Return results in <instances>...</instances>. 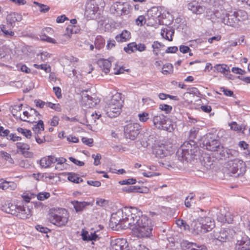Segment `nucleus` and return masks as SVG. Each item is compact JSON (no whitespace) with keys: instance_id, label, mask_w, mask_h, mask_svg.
<instances>
[{"instance_id":"20e7f679","label":"nucleus","mask_w":250,"mask_h":250,"mask_svg":"<svg viewBox=\"0 0 250 250\" xmlns=\"http://www.w3.org/2000/svg\"><path fill=\"white\" fill-rule=\"evenodd\" d=\"M68 217V213L66 209L59 208L50 212L49 219L52 224L61 227L66 225Z\"/></svg>"},{"instance_id":"9b49d317","label":"nucleus","mask_w":250,"mask_h":250,"mask_svg":"<svg viewBox=\"0 0 250 250\" xmlns=\"http://www.w3.org/2000/svg\"><path fill=\"white\" fill-rule=\"evenodd\" d=\"M127 248L128 243L125 239H115L111 241V250H128Z\"/></svg>"},{"instance_id":"39448f33","label":"nucleus","mask_w":250,"mask_h":250,"mask_svg":"<svg viewBox=\"0 0 250 250\" xmlns=\"http://www.w3.org/2000/svg\"><path fill=\"white\" fill-rule=\"evenodd\" d=\"M126 209H131V207L125 208L123 210H118L116 213L112 214L110 219L111 223L115 224L116 226L124 225V227H129V221L127 218L130 217L125 213Z\"/></svg>"},{"instance_id":"9d476101","label":"nucleus","mask_w":250,"mask_h":250,"mask_svg":"<svg viewBox=\"0 0 250 250\" xmlns=\"http://www.w3.org/2000/svg\"><path fill=\"white\" fill-rule=\"evenodd\" d=\"M167 147L168 146L164 144H156L152 147V153L157 158H163L169 154Z\"/></svg>"},{"instance_id":"a878e982","label":"nucleus","mask_w":250,"mask_h":250,"mask_svg":"<svg viewBox=\"0 0 250 250\" xmlns=\"http://www.w3.org/2000/svg\"><path fill=\"white\" fill-rule=\"evenodd\" d=\"M17 184L14 182L4 181L0 184V188L3 190H13L17 188Z\"/></svg>"},{"instance_id":"58836bf2","label":"nucleus","mask_w":250,"mask_h":250,"mask_svg":"<svg viewBox=\"0 0 250 250\" xmlns=\"http://www.w3.org/2000/svg\"><path fill=\"white\" fill-rule=\"evenodd\" d=\"M228 236L229 233L228 231L225 229H222L220 231L217 239L221 242H226L229 239Z\"/></svg>"},{"instance_id":"09e8293b","label":"nucleus","mask_w":250,"mask_h":250,"mask_svg":"<svg viewBox=\"0 0 250 250\" xmlns=\"http://www.w3.org/2000/svg\"><path fill=\"white\" fill-rule=\"evenodd\" d=\"M176 224L181 229H183L184 230H189V226L183 219H178L176 221Z\"/></svg>"},{"instance_id":"72a5a7b5","label":"nucleus","mask_w":250,"mask_h":250,"mask_svg":"<svg viewBox=\"0 0 250 250\" xmlns=\"http://www.w3.org/2000/svg\"><path fill=\"white\" fill-rule=\"evenodd\" d=\"M174 129V124L172 122L167 118L163 125V128L161 130H166L168 132H171Z\"/></svg>"},{"instance_id":"69168bd1","label":"nucleus","mask_w":250,"mask_h":250,"mask_svg":"<svg viewBox=\"0 0 250 250\" xmlns=\"http://www.w3.org/2000/svg\"><path fill=\"white\" fill-rule=\"evenodd\" d=\"M229 126L231 129L234 131H240L242 129L241 127L235 122L231 123Z\"/></svg>"},{"instance_id":"603ef678","label":"nucleus","mask_w":250,"mask_h":250,"mask_svg":"<svg viewBox=\"0 0 250 250\" xmlns=\"http://www.w3.org/2000/svg\"><path fill=\"white\" fill-rule=\"evenodd\" d=\"M139 120L142 122H146L149 119V114L148 113L144 112L138 114Z\"/></svg>"},{"instance_id":"f3484780","label":"nucleus","mask_w":250,"mask_h":250,"mask_svg":"<svg viewBox=\"0 0 250 250\" xmlns=\"http://www.w3.org/2000/svg\"><path fill=\"white\" fill-rule=\"evenodd\" d=\"M219 154L225 158L231 159L238 155V152L234 149H229L222 146V149H221Z\"/></svg>"},{"instance_id":"a19ab883","label":"nucleus","mask_w":250,"mask_h":250,"mask_svg":"<svg viewBox=\"0 0 250 250\" xmlns=\"http://www.w3.org/2000/svg\"><path fill=\"white\" fill-rule=\"evenodd\" d=\"M18 149L20 150L21 152L23 154L26 150L30 149V146L26 143L18 142L16 144Z\"/></svg>"},{"instance_id":"473e14b6","label":"nucleus","mask_w":250,"mask_h":250,"mask_svg":"<svg viewBox=\"0 0 250 250\" xmlns=\"http://www.w3.org/2000/svg\"><path fill=\"white\" fill-rule=\"evenodd\" d=\"M192 150L188 148H184V146H181L178 149L177 154L179 156H181L183 159H188V156L191 154Z\"/></svg>"},{"instance_id":"052dcab7","label":"nucleus","mask_w":250,"mask_h":250,"mask_svg":"<svg viewBox=\"0 0 250 250\" xmlns=\"http://www.w3.org/2000/svg\"><path fill=\"white\" fill-rule=\"evenodd\" d=\"M159 108L161 110L165 111L166 113H170L172 109V106L166 104H160L159 105Z\"/></svg>"},{"instance_id":"412c9836","label":"nucleus","mask_w":250,"mask_h":250,"mask_svg":"<svg viewBox=\"0 0 250 250\" xmlns=\"http://www.w3.org/2000/svg\"><path fill=\"white\" fill-rule=\"evenodd\" d=\"M1 210L9 214L16 215L17 205L9 202H5L1 207Z\"/></svg>"},{"instance_id":"bb28decb","label":"nucleus","mask_w":250,"mask_h":250,"mask_svg":"<svg viewBox=\"0 0 250 250\" xmlns=\"http://www.w3.org/2000/svg\"><path fill=\"white\" fill-rule=\"evenodd\" d=\"M130 38V33L128 31L125 30L121 34L115 37L116 40L118 42H125Z\"/></svg>"},{"instance_id":"13d9d810","label":"nucleus","mask_w":250,"mask_h":250,"mask_svg":"<svg viewBox=\"0 0 250 250\" xmlns=\"http://www.w3.org/2000/svg\"><path fill=\"white\" fill-rule=\"evenodd\" d=\"M114 9L117 12L122 11L124 10L123 3L121 2H116L112 5Z\"/></svg>"},{"instance_id":"4d7b16f0","label":"nucleus","mask_w":250,"mask_h":250,"mask_svg":"<svg viewBox=\"0 0 250 250\" xmlns=\"http://www.w3.org/2000/svg\"><path fill=\"white\" fill-rule=\"evenodd\" d=\"M59 121V117L57 116H54L51 119H50V120L48 121V123L51 126H56L57 125H58Z\"/></svg>"},{"instance_id":"37998d69","label":"nucleus","mask_w":250,"mask_h":250,"mask_svg":"<svg viewBox=\"0 0 250 250\" xmlns=\"http://www.w3.org/2000/svg\"><path fill=\"white\" fill-rule=\"evenodd\" d=\"M140 187L137 186H129L128 187H124L122 188V190L127 193H134L140 192L139 189Z\"/></svg>"},{"instance_id":"a18cd8bd","label":"nucleus","mask_w":250,"mask_h":250,"mask_svg":"<svg viewBox=\"0 0 250 250\" xmlns=\"http://www.w3.org/2000/svg\"><path fill=\"white\" fill-rule=\"evenodd\" d=\"M173 72V66L170 63H166L163 65L162 73L165 75L172 73Z\"/></svg>"},{"instance_id":"bf43d9fd","label":"nucleus","mask_w":250,"mask_h":250,"mask_svg":"<svg viewBox=\"0 0 250 250\" xmlns=\"http://www.w3.org/2000/svg\"><path fill=\"white\" fill-rule=\"evenodd\" d=\"M49 192H40L37 195V199L40 201H43L50 197Z\"/></svg>"},{"instance_id":"4468645a","label":"nucleus","mask_w":250,"mask_h":250,"mask_svg":"<svg viewBox=\"0 0 250 250\" xmlns=\"http://www.w3.org/2000/svg\"><path fill=\"white\" fill-rule=\"evenodd\" d=\"M235 250H250V238L247 236H244L241 240H238Z\"/></svg>"},{"instance_id":"dca6fc26","label":"nucleus","mask_w":250,"mask_h":250,"mask_svg":"<svg viewBox=\"0 0 250 250\" xmlns=\"http://www.w3.org/2000/svg\"><path fill=\"white\" fill-rule=\"evenodd\" d=\"M200 222L202 223L206 232L211 230L214 227V221L209 217H200Z\"/></svg>"},{"instance_id":"5fc2aeb1","label":"nucleus","mask_w":250,"mask_h":250,"mask_svg":"<svg viewBox=\"0 0 250 250\" xmlns=\"http://www.w3.org/2000/svg\"><path fill=\"white\" fill-rule=\"evenodd\" d=\"M46 107H50V108L54 109L57 111H60L61 110V106L59 104H56L51 102H47Z\"/></svg>"},{"instance_id":"c756f323","label":"nucleus","mask_w":250,"mask_h":250,"mask_svg":"<svg viewBox=\"0 0 250 250\" xmlns=\"http://www.w3.org/2000/svg\"><path fill=\"white\" fill-rule=\"evenodd\" d=\"M94 1L93 0L86 3L85 8L86 13L89 15H95L97 12L98 7L94 6Z\"/></svg>"},{"instance_id":"c85d7f7f","label":"nucleus","mask_w":250,"mask_h":250,"mask_svg":"<svg viewBox=\"0 0 250 250\" xmlns=\"http://www.w3.org/2000/svg\"><path fill=\"white\" fill-rule=\"evenodd\" d=\"M84 98H86L89 107H91L96 105L99 102L100 100L96 97H93L87 94L83 93Z\"/></svg>"},{"instance_id":"a211bd4d","label":"nucleus","mask_w":250,"mask_h":250,"mask_svg":"<svg viewBox=\"0 0 250 250\" xmlns=\"http://www.w3.org/2000/svg\"><path fill=\"white\" fill-rule=\"evenodd\" d=\"M191 227L193 228V233L196 234L206 233V230L204 229L202 223L200 222V218L199 217L197 220L194 221L191 224Z\"/></svg>"},{"instance_id":"864d4df0","label":"nucleus","mask_w":250,"mask_h":250,"mask_svg":"<svg viewBox=\"0 0 250 250\" xmlns=\"http://www.w3.org/2000/svg\"><path fill=\"white\" fill-rule=\"evenodd\" d=\"M136 183V180L133 178H129L126 180H123L119 182V183L121 185H132Z\"/></svg>"},{"instance_id":"6e6552de","label":"nucleus","mask_w":250,"mask_h":250,"mask_svg":"<svg viewBox=\"0 0 250 250\" xmlns=\"http://www.w3.org/2000/svg\"><path fill=\"white\" fill-rule=\"evenodd\" d=\"M140 126L137 123H130L124 127V134L126 138L134 140L138 134Z\"/></svg>"},{"instance_id":"e433bc0d","label":"nucleus","mask_w":250,"mask_h":250,"mask_svg":"<svg viewBox=\"0 0 250 250\" xmlns=\"http://www.w3.org/2000/svg\"><path fill=\"white\" fill-rule=\"evenodd\" d=\"M164 47H165V45L163 44L158 42V41L154 42L153 44H152V47L153 48V53L155 55L158 56L159 51Z\"/></svg>"},{"instance_id":"79ce46f5","label":"nucleus","mask_w":250,"mask_h":250,"mask_svg":"<svg viewBox=\"0 0 250 250\" xmlns=\"http://www.w3.org/2000/svg\"><path fill=\"white\" fill-rule=\"evenodd\" d=\"M68 180L74 183H80L83 182V179L78 175L74 173H69Z\"/></svg>"},{"instance_id":"c03bdc74","label":"nucleus","mask_w":250,"mask_h":250,"mask_svg":"<svg viewBox=\"0 0 250 250\" xmlns=\"http://www.w3.org/2000/svg\"><path fill=\"white\" fill-rule=\"evenodd\" d=\"M137 44L133 42L128 43L126 46L125 47L124 50L128 54H131L136 50Z\"/></svg>"},{"instance_id":"423d86ee","label":"nucleus","mask_w":250,"mask_h":250,"mask_svg":"<svg viewBox=\"0 0 250 250\" xmlns=\"http://www.w3.org/2000/svg\"><path fill=\"white\" fill-rule=\"evenodd\" d=\"M204 146L206 149L211 151H217L219 153L222 149L223 146L219 140L212 135L207 136L203 142Z\"/></svg>"},{"instance_id":"6ab92c4d","label":"nucleus","mask_w":250,"mask_h":250,"mask_svg":"<svg viewBox=\"0 0 250 250\" xmlns=\"http://www.w3.org/2000/svg\"><path fill=\"white\" fill-rule=\"evenodd\" d=\"M188 8L191 11L192 13L196 14H201L204 12V7L200 5L198 3L195 1H191L188 3Z\"/></svg>"},{"instance_id":"0eeeda50","label":"nucleus","mask_w":250,"mask_h":250,"mask_svg":"<svg viewBox=\"0 0 250 250\" xmlns=\"http://www.w3.org/2000/svg\"><path fill=\"white\" fill-rule=\"evenodd\" d=\"M229 170L233 174H243L246 171L245 163L243 161L234 159L228 163Z\"/></svg>"},{"instance_id":"cd10ccee","label":"nucleus","mask_w":250,"mask_h":250,"mask_svg":"<svg viewBox=\"0 0 250 250\" xmlns=\"http://www.w3.org/2000/svg\"><path fill=\"white\" fill-rule=\"evenodd\" d=\"M36 121V124L33 126L32 129L35 134H41L42 131H43L44 129L43 122L38 119V118Z\"/></svg>"},{"instance_id":"0e129e2a","label":"nucleus","mask_w":250,"mask_h":250,"mask_svg":"<svg viewBox=\"0 0 250 250\" xmlns=\"http://www.w3.org/2000/svg\"><path fill=\"white\" fill-rule=\"evenodd\" d=\"M36 229L39 231L43 233H47L49 231H50V229H49L40 225H37L36 226Z\"/></svg>"},{"instance_id":"2eb2a0df","label":"nucleus","mask_w":250,"mask_h":250,"mask_svg":"<svg viewBox=\"0 0 250 250\" xmlns=\"http://www.w3.org/2000/svg\"><path fill=\"white\" fill-rule=\"evenodd\" d=\"M167 118L166 116L162 114H158L154 115L151 119L154 126L158 129L161 130L163 128V125Z\"/></svg>"},{"instance_id":"f03ea898","label":"nucleus","mask_w":250,"mask_h":250,"mask_svg":"<svg viewBox=\"0 0 250 250\" xmlns=\"http://www.w3.org/2000/svg\"><path fill=\"white\" fill-rule=\"evenodd\" d=\"M123 100L121 94L116 93L112 96L104 108L106 115L110 118H114L119 116L121 112Z\"/></svg>"},{"instance_id":"8fccbe9b","label":"nucleus","mask_w":250,"mask_h":250,"mask_svg":"<svg viewBox=\"0 0 250 250\" xmlns=\"http://www.w3.org/2000/svg\"><path fill=\"white\" fill-rule=\"evenodd\" d=\"M34 4L38 6L39 8L40 11L42 13H46L49 11L50 8L48 6L43 4L40 3L37 1H34Z\"/></svg>"},{"instance_id":"f257e3e1","label":"nucleus","mask_w":250,"mask_h":250,"mask_svg":"<svg viewBox=\"0 0 250 250\" xmlns=\"http://www.w3.org/2000/svg\"><path fill=\"white\" fill-rule=\"evenodd\" d=\"M125 213L130 218L129 227L132 229L134 235L139 238L148 237L152 233V225L151 220L136 208L131 207V209H126Z\"/></svg>"},{"instance_id":"338daca9","label":"nucleus","mask_w":250,"mask_h":250,"mask_svg":"<svg viewBox=\"0 0 250 250\" xmlns=\"http://www.w3.org/2000/svg\"><path fill=\"white\" fill-rule=\"evenodd\" d=\"M42 40L54 44L57 43L56 41L54 39L45 35L42 36Z\"/></svg>"},{"instance_id":"2f4dec72","label":"nucleus","mask_w":250,"mask_h":250,"mask_svg":"<svg viewBox=\"0 0 250 250\" xmlns=\"http://www.w3.org/2000/svg\"><path fill=\"white\" fill-rule=\"evenodd\" d=\"M214 68L218 72H220L225 75L228 74V73L229 72V67L227 65L225 64H216L214 66Z\"/></svg>"},{"instance_id":"774afa93","label":"nucleus","mask_w":250,"mask_h":250,"mask_svg":"<svg viewBox=\"0 0 250 250\" xmlns=\"http://www.w3.org/2000/svg\"><path fill=\"white\" fill-rule=\"evenodd\" d=\"M53 91L55 92L56 97L60 99L62 97V90L58 86L53 87Z\"/></svg>"},{"instance_id":"f704fd0d","label":"nucleus","mask_w":250,"mask_h":250,"mask_svg":"<svg viewBox=\"0 0 250 250\" xmlns=\"http://www.w3.org/2000/svg\"><path fill=\"white\" fill-rule=\"evenodd\" d=\"M186 250H206L204 246L197 245L196 243L186 242Z\"/></svg>"},{"instance_id":"3c124183","label":"nucleus","mask_w":250,"mask_h":250,"mask_svg":"<svg viewBox=\"0 0 250 250\" xmlns=\"http://www.w3.org/2000/svg\"><path fill=\"white\" fill-rule=\"evenodd\" d=\"M198 131H199L198 128H193L191 129V130H190L189 137L190 141L191 143L195 144V142L193 141V140L194 139L196 138V135H197Z\"/></svg>"},{"instance_id":"49530a36","label":"nucleus","mask_w":250,"mask_h":250,"mask_svg":"<svg viewBox=\"0 0 250 250\" xmlns=\"http://www.w3.org/2000/svg\"><path fill=\"white\" fill-rule=\"evenodd\" d=\"M17 130L19 133L22 134L27 139H30L32 136V132L29 129L21 127H18L17 129Z\"/></svg>"},{"instance_id":"b1692460","label":"nucleus","mask_w":250,"mask_h":250,"mask_svg":"<svg viewBox=\"0 0 250 250\" xmlns=\"http://www.w3.org/2000/svg\"><path fill=\"white\" fill-rule=\"evenodd\" d=\"M160 12L159 11L158 8L155 7H153L151 8L148 11L147 15L149 17V20H152L154 22H149V24H151V25H153L154 22L156 21V19L157 18L159 17L160 16Z\"/></svg>"},{"instance_id":"ea45409f","label":"nucleus","mask_w":250,"mask_h":250,"mask_svg":"<svg viewBox=\"0 0 250 250\" xmlns=\"http://www.w3.org/2000/svg\"><path fill=\"white\" fill-rule=\"evenodd\" d=\"M174 34L173 31L168 30L167 29H162L161 34L162 36L166 40L171 41L172 40V35Z\"/></svg>"},{"instance_id":"5701e85b","label":"nucleus","mask_w":250,"mask_h":250,"mask_svg":"<svg viewBox=\"0 0 250 250\" xmlns=\"http://www.w3.org/2000/svg\"><path fill=\"white\" fill-rule=\"evenodd\" d=\"M56 157L52 155L42 158L40 160V165L42 167L48 168L53 163H55Z\"/></svg>"},{"instance_id":"c9c22d12","label":"nucleus","mask_w":250,"mask_h":250,"mask_svg":"<svg viewBox=\"0 0 250 250\" xmlns=\"http://www.w3.org/2000/svg\"><path fill=\"white\" fill-rule=\"evenodd\" d=\"M195 195L190 193L186 197L185 201V205L187 208H190L192 204H195Z\"/></svg>"},{"instance_id":"e2e57ef3","label":"nucleus","mask_w":250,"mask_h":250,"mask_svg":"<svg viewBox=\"0 0 250 250\" xmlns=\"http://www.w3.org/2000/svg\"><path fill=\"white\" fill-rule=\"evenodd\" d=\"M7 140L12 142H16L21 140V138L17 136L15 133H10Z\"/></svg>"},{"instance_id":"7c9ffc66","label":"nucleus","mask_w":250,"mask_h":250,"mask_svg":"<svg viewBox=\"0 0 250 250\" xmlns=\"http://www.w3.org/2000/svg\"><path fill=\"white\" fill-rule=\"evenodd\" d=\"M82 235L83 240L84 241L96 240L98 238V235L96 234L95 231L91 232L90 234L87 231H83Z\"/></svg>"},{"instance_id":"393cba45","label":"nucleus","mask_w":250,"mask_h":250,"mask_svg":"<svg viewBox=\"0 0 250 250\" xmlns=\"http://www.w3.org/2000/svg\"><path fill=\"white\" fill-rule=\"evenodd\" d=\"M71 204L73 205L77 212L83 211L86 206L90 204L89 202H79L76 200L72 201Z\"/></svg>"},{"instance_id":"7ed1b4c3","label":"nucleus","mask_w":250,"mask_h":250,"mask_svg":"<svg viewBox=\"0 0 250 250\" xmlns=\"http://www.w3.org/2000/svg\"><path fill=\"white\" fill-rule=\"evenodd\" d=\"M247 18V13L243 10L230 12L226 13L225 17L221 18L222 21L225 24L232 27H238L243 21Z\"/></svg>"},{"instance_id":"1a4fd4ad","label":"nucleus","mask_w":250,"mask_h":250,"mask_svg":"<svg viewBox=\"0 0 250 250\" xmlns=\"http://www.w3.org/2000/svg\"><path fill=\"white\" fill-rule=\"evenodd\" d=\"M41 114L38 112L31 107L28 108V110L23 112V116H20V119L23 122H28L30 123H37V118L40 119Z\"/></svg>"},{"instance_id":"680f3d73","label":"nucleus","mask_w":250,"mask_h":250,"mask_svg":"<svg viewBox=\"0 0 250 250\" xmlns=\"http://www.w3.org/2000/svg\"><path fill=\"white\" fill-rule=\"evenodd\" d=\"M92 157L94 160V165L95 166H98L101 164L100 160L102 158V156L100 154L98 153L96 155L92 154Z\"/></svg>"},{"instance_id":"f8f14e48","label":"nucleus","mask_w":250,"mask_h":250,"mask_svg":"<svg viewBox=\"0 0 250 250\" xmlns=\"http://www.w3.org/2000/svg\"><path fill=\"white\" fill-rule=\"evenodd\" d=\"M16 210L17 212L16 216L22 219L28 218L32 215L30 209L24 205H17Z\"/></svg>"},{"instance_id":"6e6d98bb","label":"nucleus","mask_w":250,"mask_h":250,"mask_svg":"<svg viewBox=\"0 0 250 250\" xmlns=\"http://www.w3.org/2000/svg\"><path fill=\"white\" fill-rule=\"evenodd\" d=\"M146 18L143 15L139 16L135 20L136 24L138 26H142L145 24Z\"/></svg>"},{"instance_id":"4c0bfd02","label":"nucleus","mask_w":250,"mask_h":250,"mask_svg":"<svg viewBox=\"0 0 250 250\" xmlns=\"http://www.w3.org/2000/svg\"><path fill=\"white\" fill-rule=\"evenodd\" d=\"M94 44L95 48L100 50L104 46L105 41L102 36H98L95 39Z\"/></svg>"},{"instance_id":"4be33fe9","label":"nucleus","mask_w":250,"mask_h":250,"mask_svg":"<svg viewBox=\"0 0 250 250\" xmlns=\"http://www.w3.org/2000/svg\"><path fill=\"white\" fill-rule=\"evenodd\" d=\"M98 64L105 74L109 72L111 66V62L110 61L107 59H100L98 61Z\"/></svg>"},{"instance_id":"de8ad7c7","label":"nucleus","mask_w":250,"mask_h":250,"mask_svg":"<svg viewBox=\"0 0 250 250\" xmlns=\"http://www.w3.org/2000/svg\"><path fill=\"white\" fill-rule=\"evenodd\" d=\"M33 66L35 68L43 70L46 73H50L51 72V67L49 65L47 64H34Z\"/></svg>"},{"instance_id":"aec40b11","label":"nucleus","mask_w":250,"mask_h":250,"mask_svg":"<svg viewBox=\"0 0 250 250\" xmlns=\"http://www.w3.org/2000/svg\"><path fill=\"white\" fill-rule=\"evenodd\" d=\"M227 214L226 213L225 209H221L219 212L217 213V219L218 221L221 223L227 222L229 224L232 223L233 222V217H229L227 218Z\"/></svg>"},{"instance_id":"ddd939ff","label":"nucleus","mask_w":250,"mask_h":250,"mask_svg":"<svg viewBox=\"0 0 250 250\" xmlns=\"http://www.w3.org/2000/svg\"><path fill=\"white\" fill-rule=\"evenodd\" d=\"M22 19L21 14L16 12H11L6 16V23L10 28H13L15 26L16 22L21 21Z\"/></svg>"}]
</instances>
